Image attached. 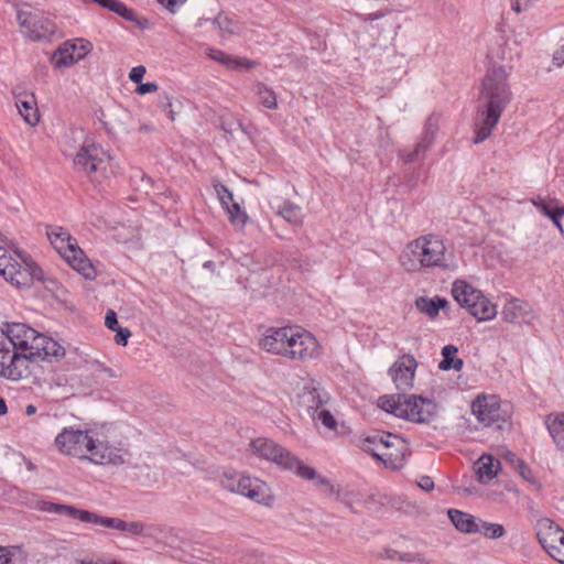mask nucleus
<instances>
[{"label":"nucleus","instance_id":"1","mask_svg":"<svg viewBox=\"0 0 564 564\" xmlns=\"http://www.w3.org/2000/svg\"><path fill=\"white\" fill-rule=\"evenodd\" d=\"M512 99L505 66L487 70L481 82L479 105L475 120V143L485 141L500 120L501 113Z\"/></svg>","mask_w":564,"mask_h":564},{"label":"nucleus","instance_id":"2","mask_svg":"<svg viewBox=\"0 0 564 564\" xmlns=\"http://www.w3.org/2000/svg\"><path fill=\"white\" fill-rule=\"evenodd\" d=\"M400 263L406 272L412 273L449 268L446 247L435 235L420 236L410 241L400 256Z\"/></svg>","mask_w":564,"mask_h":564},{"label":"nucleus","instance_id":"3","mask_svg":"<svg viewBox=\"0 0 564 564\" xmlns=\"http://www.w3.org/2000/svg\"><path fill=\"white\" fill-rule=\"evenodd\" d=\"M378 406L387 413L414 423H429L437 414V405L432 400L415 394L382 395L378 399Z\"/></svg>","mask_w":564,"mask_h":564},{"label":"nucleus","instance_id":"4","mask_svg":"<svg viewBox=\"0 0 564 564\" xmlns=\"http://www.w3.org/2000/svg\"><path fill=\"white\" fill-rule=\"evenodd\" d=\"M9 240L0 236V275L17 288H30L34 281H43V270L33 261L22 258L21 265L9 253Z\"/></svg>","mask_w":564,"mask_h":564},{"label":"nucleus","instance_id":"5","mask_svg":"<svg viewBox=\"0 0 564 564\" xmlns=\"http://www.w3.org/2000/svg\"><path fill=\"white\" fill-rule=\"evenodd\" d=\"M249 446L257 456L273 462L281 468L290 470L299 477L313 478L315 476V469L313 467L305 465L290 451L269 438L258 437L252 440Z\"/></svg>","mask_w":564,"mask_h":564},{"label":"nucleus","instance_id":"6","mask_svg":"<svg viewBox=\"0 0 564 564\" xmlns=\"http://www.w3.org/2000/svg\"><path fill=\"white\" fill-rule=\"evenodd\" d=\"M17 19L21 32L32 41L50 40L57 32L56 24L31 2L17 6Z\"/></svg>","mask_w":564,"mask_h":564},{"label":"nucleus","instance_id":"7","mask_svg":"<svg viewBox=\"0 0 564 564\" xmlns=\"http://www.w3.org/2000/svg\"><path fill=\"white\" fill-rule=\"evenodd\" d=\"M471 412L486 427L502 430L510 419L509 404L497 395H478L471 403Z\"/></svg>","mask_w":564,"mask_h":564},{"label":"nucleus","instance_id":"8","mask_svg":"<svg viewBox=\"0 0 564 564\" xmlns=\"http://www.w3.org/2000/svg\"><path fill=\"white\" fill-rule=\"evenodd\" d=\"M220 484L228 491L239 494L264 506L271 505L272 497L268 494L267 485L258 478L228 471L224 473Z\"/></svg>","mask_w":564,"mask_h":564},{"label":"nucleus","instance_id":"9","mask_svg":"<svg viewBox=\"0 0 564 564\" xmlns=\"http://www.w3.org/2000/svg\"><path fill=\"white\" fill-rule=\"evenodd\" d=\"M32 357L20 351L10 340L0 338V376L19 380L30 372Z\"/></svg>","mask_w":564,"mask_h":564},{"label":"nucleus","instance_id":"10","mask_svg":"<svg viewBox=\"0 0 564 564\" xmlns=\"http://www.w3.org/2000/svg\"><path fill=\"white\" fill-rule=\"evenodd\" d=\"M55 445L63 454L88 459L94 438L90 431L75 430L73 427H64L55 437Z\"/></svg>","mask_w":564,"mask_h":564},{"label":"nucleus","instance_id":"11","mask_svg":"<svg viewBox=\"0 0 564 564\" xmlns=\"http://www.w3.org/2000/svg\"><path fill=\"white\" fill-rule=\"evenodd\" d=\"M535 533L547 554L564 564V530L551 519L542 518L535 524Z\"/></svg>","mask_w":564,"mask_h":564},{"label":"nucleus","instance_id":"12","mask_svg":"<svg viewBox=\"0 0 564 564\" xmlns=\"http://www.w3.org/2000/svg\"><path fill=\"white\" fill-rule=\"evenodd\" d=\"M106 158L110 155L100 145L85 141L73 156V163L78 172L90 176L100 169H105Z\"/></svg>","mask_w":564,"mask_h":564},{"label":"nucleus","instance_id":"13","mask_svg":"<svg viewBox=\"0 0 564 564\" xmlns=\"http://www.w3.org/2000/svg\"><path fill=\"white\" fill-rule=\"evenodd\" d=\"M317 351L318 343L311 333L292 327L284 357L306 360L315 357Z\"/></svg>","mask_w":564,"mask_h":564},{"label":"nucleus","instance_id":"14","mask_svg":"<svg viewBox=\"0 0 564 564\" xmlns=\"http://www.w3.org/2000/svg\"><path fill=\"white\" fill-rule=\"evenodd\" d=\"M438 130V121L437 118L431 116L426 119L423 132L415 143L413 149H402L399 151V156L405 163H415L421 162L425 159V155L434 142L435 134Z\"/></svg>","mask_w":564,"mask_h":564},{"label":"nucleus","instance_id":"15","mask_svg":"<svg viewBox=\"0 0 564 564\" xmlns=\"http://www.w3.org/2000/svg\"><path fill=\"white\" fill-rule=\"evenodd\" d=\"M94 524L119 531L128 538H150L153 531L152 525L142 521H126L120 518H110L99 514L96 516Z\"/></svg>","mask_w":564,"mask_h":564},{"label":"nucleus","instance_id":"16","mask_svg":"<svg viewBox=\"0 0 564 564\" xmlns=\"http://www.w3.org/2000/svg\"><path fill=\"white\" fill-rule=\"evenodd\" d=\"M417 362L411 355H403L389 369V375L399 391L413 388Z\"/></svg>","mask_w":564,"mask_h":564},{"label":"nucleus","instance_id":"17","mask_svg":"<svg viewBox=\"0 0 564 564\" xmlns=\"http://www.w3.org/2000/svg\"><path fill=\"white\" fill-rule=\"evenodd\" d=\"M79 53L75 54L76 46H70V41L59 46L52 56V62L56 68L69 67L76 62L83 59L91 50L93 44L87 40L79 41Z\"/></svg>","mask_w":564,"mask_h":564},{"label":"nucleus","instance_id":"18","mask_svg":"<svg viewBox=\"0 0 564 564\" xmlns=\"http://www.w3.org/2000/svg\"><path fill=\"white\" fill-rule=\"evenodd\" d=\"M88 460L97 465H122L124 464V455L127 454L120 448L110 446L107 443H102L94 440V445L89 451Z\"/></svg>","mask_w":564,"mask_h":564},{"label":"nucleus","instance_id":"19","mask_svg":"<svg viewBox=\"0 0 564 564\" xmlns=\"http://www.w3.org/2000/svg\"><path fill=\"white\" fill-rule=\"evenodd\" d=\"M487 56L492 62H511L514 57L520 56L518 42L514 40L510 43L503 34H497L488 47Z\"/></svg>","mask_w":564,"mask_h":564},{"label":"nucleus","instance_id":"20","mask_svg":"<svg viewBox=\"0 0 564 564\" xmlns=\"http://www.w3.org/2000/svg\"><path fill=\"white\" fill-rule=\"evenodd\" d=\"M292 327L270 328L260 340L263 350L284 357Z\"/></svg>","mask_w":564,"mask_h":564},{"label":"nucleus","instance_id":"21","mask_svg":"<svg viewBox=\"0 0 564 564\" xmlns=\"http://www.w3.org/2000/svg\"><path fill=\"white\" fill-rule=\"evenodd\" d=\"M13 96L15 99V106L21 117L30 126H35L40 120V116L36 108V100L34 94L26 91L18 93L17 89H14Z\"/></svg>","mask_w":564,"mask_h":564},{"label":"nucleus","instance_id":"22","mask_svg":"<svg viewBox=\"0 0 564 564\" xmlns=\"http://www.w3.org/2000/svg\"><path fill=\"white\" fill-rule=\"evenodd\" d=\"M61 254L84 278L89 280L95 278L96 271L93 264L90 263L89 259L85 257L84 251L77 246V241L75 242V246L67 248Z\"/></svg>","mask_w":564,"mask_h":564},{"label":"nucleus","instance_id":"23","mask_svg":"<svg viewBox=\"0 0 564 564\" xmlns=\"http://www.w3.org/2000/svg\"><path fill=\"white\" fill-rule=\"evenodd\" d=\"M501 314L505 322L522 324L530 319L531 307L521 300L512 299L505 305Z\"/></svg>","mask_w":564,"mask_h":564},{"label":"nucleus","instance_id":"24","mask_svg":"<svg viewBox=\"0 0 564 564\" xmlns=\"http://www.w3.org/2000/svg\"><path fill=\"white\" fill-rule=\"evenodd\" d=\"M452 294L455 301L462 306L470 310L471 305H474L479 299H481L482 293L479 290H476L470 284L464 281H455L452 289Z\"/></svg>","mask_w":564,"mask_h":564},{"label":"nucleus","instance_id":"25","mask_svg":"<svg viewBox=\"0 0 564 564\" xmlns=\"http://www.w3.org/2000/svg\"><path fill=\"white\" fill-rule=\"evenodd\" d=\"M447 514L454 527L459 532L471 534L477 533L479 530H481L478 523L479 519L467 512L457 509H449L447 511Z\"/></svg>","mask_w":564,"mask_h":564},{"label":"nucleus","instance_id":"26","mask_svg":"<svg viewBox=\"0 0 564 564\" xmlns=\"http://www.w3.org/2000/svg\"><path fill=\"white\" fill-rule=\"evenodd\" d=\"M325 403L318 388L313 383L304 386L302 392L299 394V404L305 409L310 415L314 416V413Z\"/></svg>","mask_w":564,"mask_h":564},{"label":"nucleus","instance_id":"27","mask_svg":"<svg viewBox=\"0 0 564 564\" xmlns=\"http://www.w3.org/2000/svg\"><path fill=\"white\" fill-rule=\"evenodd\" d=\"M499 468L500 462L491 455H482L475 463L477 478L482 484H488L492 480L497 476Z\"/></svg>","mask_w":564,"mask_h":564},{"label":"nucleus","instance_id":"28","mask_svg":"<svg viewBox=\"0 0 564 564\" xmlns=\"http://www.w3.org/2000/svg\"><path fill=\"white\" fill-rule=\"evenodd\" d=\"M207 55L213 61L218 62L221 65H225L229 69H238V68H247L250 69L256 65V62H252L247 58H237L231 55L226 54L220 50L209 48Z\"/></svg>","mask_w":564,"mask_h":564},{"label":"nucleus","instance_id":"29","mask_svg":"<svg viewBox=\"0 0 564 564\" xmlns=\"http://www.w3.org/2000/svg\"><path fill=\"white\" fill-rule=\"evenodd\" d=\"M37 352H39L37 361H40V360L53 361V360H59L61 358H63L65 355V349L56 340L42 335V337L40 338Z\"/></svg>","mask_w":564,"mask_h":564},{"label":"nucleus","instance_id":"30","mask_svg":"<svg viewBox=\"0 0 564 564\" xmlns=\"http://www.w3.org/2000/svg\"><path fill=\"white\" fill-rule=\"evenodd\" d=\"M406 452L400 445L386 452H380L376 459L380 460L387 468L392 470L401 469L406 462Z\"/></svg>","mask_w":564,"mask_h":564},{"label":"nucleus","instance_id":"31","mask_svg":"<svg viewBox=\"0 0 564 564\" xmlns=\"http://www.w3.org/2000/svg\"><path fill=\"white\" fill-rule=\"evenodd\" d=\"M448 306V301L443 297H427V296H420L415 301V307L430 318H435L440 310H444Z\"/></svg>","mask_w":564,"mask_h":564},{"label":"nucleus","instance_id":"32","mask_svg":"<svg viewBox=\"0 0 564 564\" xmlns=\"http://www.w3.org/2000/svg\"><path fill=\"white\" fill-rule=\"evenodd\" d=\"M29 332L31 334L24 333V338L22 341H19V344H13L20 351L24 352L25 355H30L32 357V364L37 362L39 358V344L40 338L42 337V334H39L35 329L31 328L29 326Z\"/></svg>","mask_w":564,"mask_h":564},{"label":"nucleus","instance_id":"33","mask_svg":"<svg viewBox=\"0 0 564 564\" xmlns=\"http://www.w3.org/2000/svg\"><path fill=\"white\" fill-rule=\"evenodd\" d=\"M547 430L561 451H564V413L549 415L546 420Z\"/></svg>","mask_w":564,"mask_h":564},{"label":"nucleus","instance_id":"34","mask_svg":"<svg viewBox=\"0 0 564 564\" xmlns=\"http://www.w3.org/2000/svg\"><path fill=\"white\" fill-rule=\"evenodd\" d=\"M468 312L478 321H490L497 314L496 305L485 297L484 294L481 299L471 305Z\"/></svg>","mask_w":564,"mask_h":564},{"label":"nucleus","instance_id":"35","mask_svg":"<svg viewBox=\"0 0 564 564\" xmlns=\"http://www.w3.org/2000/svg\"><path fill=\"white\" fill-rule=\"evenodd\" d=\"M47 237L55 249L62 253L67 248L75 246L76 239L73 238L65 229L58 227L47 232Z\"/></svg>","mask_w":564,"mask_h":564},{"label":"nucleus","instance_id":"36","mask_svg":"<svg viewBox=\"0 0 564 564\" xmlns=\"http://www.w3.org/2000/svg\"><path fill=\"white\" fill-rule=\"evenodd\" d=\"M457 351H458V348L454 345L444 346L442 348L443 360L438 365L440 369H442V370L454 369L456 371H459L464 366V361L460 358H455V355L457 354Z\"/></svg>","mask_w":564,"mask_h":564},{"label":"nucleus","instance_id":"37","mask_svg":"<svg viewBox=\"0 0 564 564\" xmlns=\"http://www.w3.org/2000/svg\"><path fill=\"white\" fill-rule=\"evenodd\" d=\"M278 215L285 219L288 223L292 224L293 226L302 225L301 207L293 203L284 202L283 205L279 207Z\"/></svg>","mask_w":564,"mask_h":564},{"label":"nucleus","instance_id":"38","mask_svg":"<svg viewBox=\"0 0 564 564\" xmlns=\"http://www.w3.org/2000/svg\"><path fill=\"white\" fill-rule=\"evenodd\" d=\"M382 437H389V435H386V432L383 431H375L373 433L367 435L360 441V447L372 455V457L377 458L378 454L380 453V443Z\"/></svg>","mask_w":564,"mask_h":564},{"label":"nucleus","instance_id":"39","mask_svg":"<svg viewBox=\"0 0 564 564\" xmlns=\"http://www.w3.org/2000/svg\"><path fill=\"white\" fill-rule=\"evenodd\" d=\"M254 91L262 106L269 109H275L278 107L275 93L270 87L263 83H258L254 86Z\"/></svg>","mask_w":564,"mask_h":564},{"label":"nucleus","instance_id":"40","mask_svg":"<svg viewBox=\"0 0 564 564\" xmlns=\"http://www.w3.org/2000/svg\"><path fill=\"white\" fill-rule=\"evenodd\" d=\"M31 334L29 332V326L22 323H13L8 324L6 330L3 332L1 338H6L10 340L12 344H19L24 338V333Z\"/></svg>","mask_w":564,"mask_h":564},{"label":"nucleus","instance_id":"41","mask_svg":"<svg viewBox=\"0 0 564 564\" xmlns=\"http://www.w3.org/2000/svg\"><path fill=\"white\" fill-rule=\"evenodd\" d=\"M61 514H65L70 518H76V519L80 520L82 522H86V523H94L96 516H97V513H95V512L77 509L73 506H67V505L63 506V510H62Z\"/></svg>","mask_w":564,"mask_h":564},{"label":"nucleus","instance_id":"42","mask_svg":"<svg viewBox=\"0 0 564 564\" xmlns=\"http://www.w3.org/2000/svg\"><path fill=\"white\" fill-rule=\"evenodd\" d=\"M224 207L229 214L231 224L236 227L242 228L248 219V216L245 212L241 210L240 206L232 202Z\"/></svg>","mask_w":564,"mask_h":564},{"label":"nucleus","instance_id":"43","mask_svg":"<svg viewBox=\"0 0 564 564\" xmlns=\"http://www.w3.org/2000/svg\"><path fill=\"white\" fill-rule=\"evenodd\" d=\"M479 530L477 533H481L488 539H498L505 534V528L498 523H490L479 519Z\"/></svg>","mask_w":564,"mask_h":564},{"label":"nucleus","instance_id":"44","mask_svg":"<svg viewBox=\"0 0 564 564\" xmlns=\"http://www.w3.org/2000/svg\"><path fill=\"white\" fill-rule=\"evenodd\" d=\"M101 7L121 15L128 21H134V12L124 6V2H98Z\"/></svg>","mask_w":564,"mask_h":564},{"label":"nucleus","instance_id":"45","mask_svg":"<svg viewBox=\"0 0 564 564\" xmlns=\"http://www.w3.org/2000/svg\"><path fill=\"white\" fill-rule=\"evenodd\" d=\"M17 554H21L18 546H0V564H20L22 558L18 560Z\"/></svg>","mask_w":564,"mask_h":564},{"label":"nucleus","instance_id":"46","mask_svg":"<svg viewBox=\"0 0 564 564\" xmlns=\"http://www.w3.org/2000/svg\"><path fill=\"white\" fill-rule=\"evenodd\" d=\"M386 435H389V437H382L381 442H379V452L389 451L390 448L395 447L398 445H400L403 449H408V444L405 443L404 438L388 432H386Z\"/></svg>","mask_w":564,"mask_h":564},{"label":"nucleus","instance_id":"47","mask_svg":"<svg viewBox=\"0 0 564 564\" xmlns=\"http://www.w3.org/2000/svg\"><path fill=\"white\" fill-rule=\"evenodd\" d=\"M533 204L541 214L549 218L553 216V214L562 207L558 205V202L556 199L545 200L539 198L538 200H534Z\"/></svg>","mask_w":564,"mask_h":564},{"label":"nucleus","instance_id":"48","mask_svg":"<svg viewBox=\"0 0 564 564\" xmlns=\"http://www.w3.org/2000/svg\"><path fill=\"white\" fill-rule=\"evenodd\" d=\"M215 191L223 206H227L234 202L232 193L223 184H216Z\"/></svg>","mask_w":564,"mask_h":564},{"label":"nucleus","instance_id":"49","mask_svg":"<svg viewBox=\"0 0 564 564\" xmlns=\"http://www.w3.org/2000/svg\"><path fill=\"white\" fill-rule=\"evenodd\" d=\"M302 478L305 480H314L316 487L324 488L329 494L335 492L334 486L332 485L330 480L326 477L318 475L316 470H315V476L313 478H306V477H302Z\"/></svg>","mask_w":564,"mask_h":564},{"label":"nucleus","instance_id":"50","mask_svg":"<svg viewBox=\"0 0 564 564\" xmlns=\"http://www.w3.org/2000/svg\"><path fill=\"white\" fill-rule=\"evenodd\" d=\"M336 496H337V499L339 502L345 505L350 510H354V508H352L354 502H355V499H354L355 492L354 491L337 490Z\"/></svg>","mask_w":564,"mask_h":564},{"label":"nucleus","instance_id":"51","mask_svg":"<svg viewBox=\"0 0 564 564\" xmlns=\"http://www.w3.org/2000/svg\"><path fill=\"white\" fill-rule=\"evenodd\" d=\"M213 23L216 24L224 32H227L229 34L235 32L234 28L231 26L232 22L227 17H223L221 14H218L213 20Z\"/></svg>","mask_w":564,"mask_h":564},{"label":"nucleus","instance_id":"52","mask_svg":"<svg viewBox=\"0 0 564 564\" xmlns=\"http://www.w3.org/2000/svg\"><path fill=\"white\" fill-rule=\"evenodd\" d=\"M317 419L329 430H334L337 425L335 417L328 410H322L318 413Z\"/></svg>","mask_w":564,"mask_h":564},{"label":"nucleus","instance_id":"53","mask_svg":"<svg viewBox=\"0 0 564 564\" xmlns=\"http://www.w3.org/2000/svg\"><path fill=\"white\" fill-rule=\"evenodd\" d=\"M147 69L144 66L139 65L133 67L129 73V79L132 83L140 84L144 77Z\"/></svg>","mask_w":564,"mask_h":564},{"label":"nucleus","instance_id":"54","mask_svg":"<svg viewBox=\"0 0 564 564\" xmlns=\"http://www.w3.org/2000/svg\"><path fill=\"white\" fill-rule=\"evenodd\" d=\"M115 340L118 345L126 346L129 337L131 336V332L126 327H118L116 330Z\"/></svg>","mask_w":564,"mask_h":564},{"label":"nucleus","instance_id":"55","mask_svg":"<svg viewBox=\"0 0 564 564\" xmlns=\"http://www.w3.org/2000/svg\"><path fill=\"white\" fill-rule=\"evenodd\" d=\"M105 325L110 329V330H116L119 326V323H118V318H117V314L115 311L112 310H109L106 314V317H105Z\"/></svg>","mask_w":564,"mask_h":564},{"label":"nucleus","instance_id":"56","mask_svg":"<svg viewBox=\"0 0 564 564\" xmlns=\"http://www.w3.org/2000/svg\"><path fill=\"white\" fill-rule=\"evenodd\" d=\"M158 85L155 83H140L139 86L137 87V93L139 95H145V94H149V93H153V91H156L158 90Z\"/></svg>","mask_w":564,"mask_h":564},{"label":"nucleus","instance_id":"57","mask_svg":"<svg viewBox=\"0 0 564 564\" xmlns=\"http://www.w3.org/2000/svg\"><path fill=\"white\" fill-rule=\"evenodd\" d=\"M417 486L424 491H431L434 489V481L430 476H422L417 480Z\"/></svg>","mask_w":564,"mask_h":564},{"label":"nucleus","instance_id":"58","mask_svg":"<svg viewBox=\"0 0 564 564\" xmlns=\"http://www.w3.org/2000/svg\"><path fill=\"white\" fill-rule=\"evenodd\" d=\"M516 468L519 470V474L527 480H530L531 470L530 468L524 464L523 460L518 459Z\"/></svg>","mask_w":564,"mask_h":564},{"label":"nucleus","instance_id":"59","mask_svg":"<svg viewBox=\"0 0 564 564\" xmlns=\"http://www.w3.org/2000/svg\"><path fill=\"white\" fill-rule=\"evenodd\" d=\"M564 216V206L557 209L553 216L550 217V219L553 221V224L558 228L561 232H563V227L561 224V217Z\"/></svg>","mask_w":564,"mask_h":564},{"label":"nucleus","instance_id":"60","mask_svg":"<svg viewBox=\"0 0 564 564\" xmlns=\"http://www.w3.org/2000/svg\"><path fill=\"white\" fill-rule=\"evenodd\" d=\"M170 13L175 14L184 2H160Z\"/></svg>","mask_w":564,"mask_h":564},{"label":"nucleus","instance_id":"61","mask_svg":"<svg viewBox=\"0 0 564 564\" xmlns=\"http://www.w3.org/2000/svg\"><path fill=\"white\" fill-rule=\"evenodd\" d=\"M98 367H99L100 371L105 372L110 378H119V377H121L120 372H118V371H116V370H113V369H111L109 367H106V366H104L101 364H98Z\"/></svg>","mask_w":564,"mask_h":564},{"label":"nucleus","instance_id":"62","mask_svg":"<svg viewBox=\"0 0 564 564\" xmlns=\"http://www.w3.org/2000/svg\"><path fill=\"white\" fill-rule=\"evenodd\" d=\"M528 8H529V2H511V9L516 13L527 11Z\"/></svg>","mask_w":564,"mask_h":564},{"label":"nucleus","instance_id":"63","mask_svg":"<svg viewBox=\"0 0 564 564\" xmlns=\"http://www.w3.org/2000/svg\"><path fill=\"white\" fill-rule=\"evenodd\" d=\"M63 506L64 505H61V503L48 502V503H46V507L44 508V510H46L48 512H54V513L61 514L62 510H63Z\"/></svg>","mask_w":564,"mask_h":564},{"label":"nucleus","instance_id":"64","mask_svg":"<svg viewBox=\"0 0 564 564\" xmlns=\"http://www.w3.org/2000/svg\"><path fill=\"white\" fill-rule=\"evenodd\" d=\"M553 59L557 65L564 64V46L554 53Z\"/></svg>","mask_w":564,"mask_h":564}]
</instances>
